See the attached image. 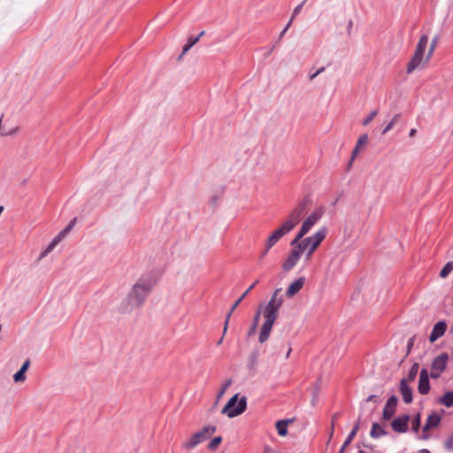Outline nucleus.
<instances>
[{"instance_id":"f257e3e1","label":"nucleus","mask_w":453,"mask_h":453,"mask_svg":"<svg viewBox=\"0 0 453 453\" xmlns=\"http://www.w3.org/2000/svg\"><path fill=\"white\" fill-rule=\"evenodd\" d=\"M280 292L281 288L276 289L268 303L261 304L254 316L252 326L248 333L249 336L256 332L261 313H263L265 319L259 334L258 340L260 343H264L268 340L273 326L278 317V311L283 303V296Z\"/></svg>"},{"instance_id":"f03ea898","label":"nucleus","mask_w":453,"mask_h":453,"mask_svg":"<svg viewBox=\"0 0 453 453\" xmlns=\"http://www.w3.org/2000/svg\"><path fill=\"white\" fill-rule=\"evenodd\" d=\"M309 198H303L288 215L284 222L279 226L265 241V248L262 253L264 257L267 252L287 234L291 232L300 222V219L310 204Z\"/></svg>"},{"instance_id":"7ed1b4c3","label":"nucleus","mask_w":453,"mask_h":453,"mask_svg":"<svg viewBox=\"0 0 453 453\" xmlns=\"http://www.w3.org/2000/svg\"><path fill=\"white\" fill-rule=\"evenodd\" d=\"M438 41L439 35H435L431 42L427 53L426 54L425 51L428 44V35H422L420 36L418 42L416 46L414 54L410 62L408 63V73H412L418 67L425 66L429 62L437 46Z\"/></svg>"},{"instance_id":"20e7f679","label":"nucleus","mask_w":453,"mask_h":453,"mask_svg":"<svg viewBox=\"0 0 453 453\" xmlns=\"http://www.w3.org/2000/svg\"><path fill=\"white\" fill-rule=\"evenodd\" d=\"M150 291V285H130V288L127 291V296L121 303L122 311L128 312L134 308H139Z\"/></svg>"},{"instance_id":"39448f33","label":"nucleus","mask_w":453,"mask_h":453,"mask_svg":"<svg viewBox=\"0 0 453 453\" xmlns=\"http://www.w3.org/2000/svg\"><path fill=\"white\" fill-rule=\"evenodd\" d=\"M327 234V228L323 226L319 228L314 234L310 237L304 238L303 240L297 241L296 244L301 247L303 254H305L306 260H310L314 251L320 245L323 240L326 238ZM291 244H296L294 240Z\"/></svg>"},{"instance_id":"423d86ee","label":"nucleus","mask_w":453,"mask_h":453,"mask_svg":"<svg viewBox=\"0 0 453 453\" xmlns=\"http://www.w3.org/2000/svg\"><path fill=\"white\" fill-rule=\"evenodd\" d=\"M238 394L232 396L226 404L223 407L221 413L226 415L228 418H234L241 415L246 411L247 398L242 396L238 402Z\"/></svg>"},{"instance_id":"0eeeda50","label":"nucleus","mask_w":453,"mask_h":453,"mask_svg":"<svg viewBox=\"0 0 453 453\" xmlns=\"http://www.w3.org/2000/svg\"><path fill=\"white\" fill-rule=\"evenodd\" d=\"M326 212V208L323 205L317 207L310 216H308L305 220L303 222L302 226L296 237L294 238V242H297V241L301 240L311 229V227L322 218V216Z\"/></svg>"},{"instance_id":"6e6552de","label":"nucleus","mask_w":453,"mask_h":453,"mask_svg":"<svg viewBox=\"0 0 453 453\" xmlns=\"http://www.w3.org/2000/svg\"><path fill=\"white\" fill-rule=\"evenodd\" d=\"M76 224V219H73L70 221L67 226H65L59 234L51 241L49 246L42 252L39 257V260L45 257L50 252H51L54 248L66 236V234L72 230V228Z\"/></svg>"},{"instance_id":"1a4fd4ad","label":"nucleus","mask_w":453,"mask_h":453,"mask_svg":"<svg viewBox=\"0 0 453 453\" xmlns=\"http://www.w3.org/2000/svg\"><path fill=\"white\" fill-rule=\"evenodd\" d=\"M291 245L293 246V249L282 264V270L284 272H289L291 269H293L300 260L301 256L303 254L301 247H299L296 243Z\"/></svg>"},{"instance_id":"9d476101","label":"nucleus","mask_w":453,"mask_h":453,"mask_svg":"<svg viewBox=\"0 0 453 453\" xmlns=\"http://www.w3.org/2000/svg\"><path fill=\"white\" fill-rule=\"evenodd\" d=\"M449 356L447 353H441L437 356L432 362L431 377L438 379L447 367Z\"/></svg>"},{"instance_id":"9b49d317","label":"nucleus","mask_w":453,"mask_h":453,"mask_svg":"<svg viewBox=\"0 0 453 453\" xmlns=\"http://www.w3.org/2000/svg\"><path fill=\"white\" fill-rule=\"evenodd\" d=\"M397 403L398 398L395 395H391L388 398L383 408L382 419L389 420L393 418L396 411Z\"/></svg>"},{"instance_id":"f8f14e48","label":"nucleus","mask_w":453,"mask_h":453,"mask_svg":"<svg viewBox=\"0 0 453 453\" xmlns=\"http://www.w3.org/2000/svg\"><path fill=\"white\" fill-rule=\"evenodd\" d=\"M409 415L397 417L391 423L392 429L396 433H405L408 430Z\"/></svg>"},{"instance_id":"ddd939ff","label":"nucleus","mask_w":453,"mask_h":453,"mask_svg":"<svg viewBox=\"0 0 453 453\" xmlns=\"http://www.w3.org/2000/svg\"><path fill=\"white\" fill-rule=\"evenodd\" d=\"M418 390L421 395H426L430 390L429 374L426 369H422L420 372Z\"/></svg>"},{"instance_id":"4468645a","label":"nucleus","mask_w":453,"mask_h":453,"mask_svg":"<svg viewBox=\"0 0 453 453\" xmlns=\"http://www.w3.org/2000/svg\"><path fill=\"white\" fill-rule=\"evenodd\" d=\"M447 329V325L444 321H439L437 322L432 330V333L429 337V341L431 342H434L437 339L441 337Z\"/></svg>"},{"instance_id":"2eb2a0df","label":"nucleus","mask_w":453,"mask_h":453,"mask_svg":"<svg viewBox=\"0 0 453 453\" xmlns=\"http://www.w3.org/2000/svg\"><path fill=\"white\" fill-rule=\"evenodd\" d=\"M216 432V426L213 425H206L201 430L195 433L199 442L208 440Z\"/></svg>"},{"instance_id":"dca6fc26","label":"nucleus","mask_w":453,"mask_h":453,"mask_svg":"<svg viewBox=\"0 0 453 453\" xmlns=\"http://www.w3.org/2000/svg\"><path fill=\"white\" fill-rule=\"evenodd\" d=\"M399 391L405 403L409 404L412 402V390L409 387V382H407V380L405 381L401 380L399 384Z\"/></svg>"},{"instance_id":"f3484780","label":"nucleus","mask_w":453,"mask_h":453,"mask_svg":"<svg viewBox=\"0 0 453 453\" xmlns=\"http://www.w3.org/2000/svg\"><path fill=\"white\" fill-rule=\"evenodd\" d=\"M360 424H361V418L359 417L357 418V420L355 422L352 430L350 431V433L349 434V435L345 439V441L343 442V445L342 446L339 453H344L346 448L351 443V441H353V439L357 435V433L358 432V430L360 428Z\"/></svg>"},{"instance_id":"a211bd4d","label":"nucleus","mask_w":453,"mask_h":453,"mask_svg":"<svg viewBox=\"0 0 453 453\" xmlns=\"http://www.w3.org/2000/svg\"><path fill=\"white\" fill-rule=\"evenodd\" d=\"M441 417L436 412L430 414L426 419V422L423 427V431L426 432L429 429L434 428L439 426Z\"/></svg>"},{"instance_id":"6ab92c4d","label":"nucleus","mask_w":453,"mask_h":453,"mask_svg":"<svg viewBox=\"0 0 453 453\" xmlns=\"http://www.w3.org/2000/svg\"><path fill=\"white\" fill-rule=\"evenodd\" d=\"M254 285H252L249 289H247L235 302L232 305L229 312L227 313L226 315V321H225V326H224V330H223V334H226V330H227V326H228V322H229V319H230V317L232 315V313L234 312V311L237 308V306L241 303V302L244 299V297L247 296V294L249 293V291L252 288Z\"/></svg>"},{"instance_id":"aec40b11","label":"nucleus","mask_w":453,"mask_h":453,"mask_svg":"<svg viewBox=\"0 0 453 453\" xmlns=\"http://www.w3.org/2000/svg\"><path fill=\"white\" fill-rule=\"evenodd\" d=\"M293 421H294L293 418L280 419V420L277 421L276 422V429H277L279 435H280V436L287 435L288 426V424L293 423Z\"/></svg>"},{"instance_id":"412c9836","label":"nucleus","mask_w":453,"mask_h":453,"mask_svg":"<svg viewBox=\"0 0 453 453\" xmlns=\"http://www.w3.org/2000/svg\"><path fill=\"white\" fill-rule=\"evenodd\" d=\"M198 444H200L199 440L197 439L196 434H193L190 437L182 441L181 448L187 451H189Z\"/></svg>"},{"instance_id":"4be33fe9","label":"nucleus","mask_w":453,"mask_h":453,"mask_svg":"<svg viewBox=\"0 0 453 453\" xmlns=\"http://www.w3.org/2000/svg\"><path fill=\"white\" fill-rule=\"evenodd\" d=\"M368 143V135L367 134H362L355 146V149L352 152L351 160H354L355 157L357 155V153L363 150L366 144Z\"/></svg>"},{"instance_id":"5701e85b","label":"nucleus","mask_w":453,"mask_h":453,"mask_svg":"<svg viewBox=\"0 0 453 453\" xmlns=\"http://www.w3.org/2000/svg\"><path fill=\"white\" fill-rule=\"evenodd\" d=\"M387 434V431L384 430L379 423H373L370 432L372 438H380Z\"/></svg>"},{"instance_id":"b1692460","label":"nucleus","mask_w":453,"mask_h":453,"mask_svg":"<svg viewBox=\"0 0 453 453\" xmlns=\"http://www.w3.org/2000/svg\"><path fill=\"white\" fill-rule=\"evenodd\" d=\"M440 403L449 408L453 406V391L446 392L439 400Z\"/></svg>"},{"instance_id":"393cba45","label":"nucleus","mask_w":453,"mask_h":453,"mask_svg":"<svg viewBox=\"0 0 453 453\" xmlns=\"http://www.w3.org/2000/svg\"><path fill=\"white\" fill-rule=\"evenodd\" d=\"M418 368H419V365L418 363H414L411 365V368L409 372L408 377L402 379V380H405V381L407 380V382H409V383L412 382L415 380V378L418 372Z\"/></svg>"},{"instance_id":"a878e982","label":"nucleus","mask_w":453,"mask_h":453,"mask_svg":"<svg viewBox=\"0 0 453 453\" xmlns=\"http://www.w3.org/2000/svg\"><path fill=\"white\" fill-rule=\"evenodd\" d=\"M453 271V262H448L440 272L441 278H446Z\"/></svg>"},{"instance_id":"bb28decb","label":"nucleus","mask_w":453,"mask_h":453,"mask_svg":"<svg viewBox=\"0 0 453 453\" xmlns=\"http://www.w3.org/2000/svg\"><path fill=\"white\" fill-rule=\"evenodd\" d=\"M302 287L303 285H289L286 293L287 296L292 297L301 290Z\"/></svg>"},{"instance_id":"cd10ccee","label":"nucleus","mask_w":453,"mask_h":453,"mask_svg":"<svg viewBox=\"0 0 453 453\" xmlns=\"http://www.w3.org/2000/svg\"><path fill=\"white\" fill-rule=\"evenodd\" d=\"M198 41L199 37L189 38L188 43L183 47L181 56L187 53Z\"/></svg>"},{"instance_id":"c85d7f7f","label":"nucleus","mask_w":453,"mask_h":453,"mask_svg":"<svg viewBox=\"0 0 453 453\" xmlns=\"http://www.w3.org/2000/svg\"><path fill=\"white\" fill-rule=\"evenodd\" d=\"M222 441V437L221 436H217L215 438H213L208 444V449L210 450H215L217 449V447L221 443Z\"/></svg>"},{"instance_id":"c756f323","label":"nucleus","mask_w":453,"mask_h":453,"mask_svg":"<svg viewBox=\"0 0 453 453\" xmlns=\"http://www.w3.org/2000/svg\"><path fill=\"white\" fill-rule=\"evenodd\" d=\"M377 115H378V110H374V111H371L369 113V115L363 119L362 125L365 127L368 126Z\"/></svg>"},{"instance_id":"7c9ffc66","label":"nucleus","mask_w":453,"mask_h":453,"mask_svg":"<svg viewBox=\"0 0 453 453\" xmlns=\"http://www.w3.org/2000/svg\"><path fill=\"white\" fill-rule=\"evenodd\" d=\"M232 384V380H227L225 384L223 385L222 388L219 391L217 395V402L219 401V399L222 397V395L225 394L226 390L228 388V387Z\"/></svg>"},{"instance_id":"2f4dec72","label":"nucleus","mask_w":453,"mask_h":453,"mask_svg":"<svg viewBox=\"0 0 453 453\" xmlns=\"http://www.w3.org/2000/svg\"><path fill=\"white\" fill-rule=\"evenodd\" d=\"M398 117H399V115L394 116L392 120L382 130V134H386L388 131H390L393 128V127L395 126V124L397 121Z\"/></svg>"},{"instance_id":"473e14b6","label":"nucleus","mask_w":453,"mask_h":453,"mask_svg":"<svg viewBox=\"0 0 453 453\" xmlns=\"http://www.w3.org/2000/svg\"><path fill=\"white\" fill-rule=\"evenodd\" d=\"M15 382H23L26 380V375L23 371L19 370L13 376Z\"/></svg>"},{"instance_id":"72a5a7b5","label":"nucleus","mask_w":453,"mask_h":453,"mask_svg":"<svg viewBox=\"0 0 453 453\" xmlns=\"http://www.w3.org/2000/svg\"><path fill=\"white\" fill-rule=\"evenodd\" d=\"M420 426V414L418 413L412 420V430L418 432Z\"/></svg>"},{"instance_id":"f704fd0d","label":"nucleus","mask_w":453,"mask_h":453,"mask_svg":"<svg viewBox=\"0 0 453 453\" xmlns=\"http://www.w3.org/2000/svg\"><path fill=\"white\" fill-rule=\"evenodd\" d=\"M338 416V413H334L332 417L331 426H330V433H329V439H331L334 435V425H335V419Z\"/></svg>"},{"instance_id":"c9c22d12","label":"nucleus","mask_w":453,"mask_h":453,"mask_svg":"<svg viewBox=\"0 0 453 453\" xmlns=\"http://www.w3.org/2000/svg\"><path fill=\"white\" fill-rule=\"evenodd\" d=\"M306 0H303L301 4H299L295 9H294V12H293V14H292V17L293 19H295L298 14L299 12H301L303 6L304 5Z\"/></svg>"},{"instance_id":"e433bc0d","label":"nucleus","mask_w":453,"mask_h":453,"mask_svg":"<svg viewBox=\"0 0 453 453\" xmlns=\"http://www.w3.org/2000/svg\"><path fill=\"white\" fill-rule=\"evenodd\" d=\"M16 129L6 131L2 128V118L0 119V136L11 135L14 134Z\"/></svg>"},{"instance_id":"4c0bfd02","label":"nucleus","mask_w":453,"mask_h":453,"mask_svg":"<svg viewBox=\"0 0 453 453\" xmlns=\"http://www.w3.org/2000/svg\"><path fill=\"white\" fill-rule=\"evenodd\" d=\"M445 448L448 450H452L453 449V435L449 440L446 441Z\"/></svg>"},{"instance_id":"58836bf2","label":"nucleus","mask_w":453,"mask_h":453,"mask_svg":"<svg viewBox=\"0 0 453 453\" xmlns=\"http://www.w3.org/2000/svg\"><path fill=\"white\" fill-rule=\"evenodd\" d=\"M30 365V360L29 359H27L24 364L22 365V366L20 367V371H23L24 372H27V370L28 369Z\"/></svg>"},{"instance_id":"ea45409f","label":"nucleus","mask_w":453,"mask_h":453,"mask_svg":"<svg viewBox=\"0 0 453 453\" xmlns=\"http://www.w3.org/2000/svg\"><path fill=\"white\" fill-rule=\"evenodd\" d=\"M414 341H415V337H411V339H409L408 341V345H407V349H408V352L411 350V349L413 347L414 345Z\"/></svg>"},{"instance_id":"a19ab883","label":"nucleus","mask_w":453,"mask_h":453,"mask_svg":"<svg viewBox=\"0 0 453 453\" xmlns=\"http://www.w3.org/2000/svg\"><path fill=\"white\" fill-rule=\"evenodd\" d=\"M352 27H353V21H352V19H349V22H348V26H347V33L349 35L351 34Z\"/></svg>"},{"instance_id":"79ce46f5","label":"nucleus","mask_w":453,"mask_h":453,"mask_svg":"<svg viewBox=\"0 0 453 453\" xmlns=\"http://www.w3.org/2000/svg\"><path fill=\"white\" fill-rule=\"evenodd\" d=\"M319 74L317 73V72H314V73H309V80L310 81H313Z\"/></svg>"},{"instance_id":"37998d69","label":"nucleus","mask_w":453,"mask_h":453,"mask_svg":"<svg viewBox=\"0 0 453 453\" xmlns=\"http://www.w3.org/2000/svg\"><path fill=\"white\" fill-rule=\"evenodd\" d=\"M318 392H319V386H317V388L315 389L313 399H312V404L315 403V401H316V398H317V395H318Z\"/></svg>"},{"instance_id":"c03bdc74","label":"nucleus","mask_w":453,"mask_h":453,"mask_svg":"<svg viewBox=\"0 0 453 453\" xmlns=\"http://www.w3.org/2000/svg\"><path fill=\"white\" fill-rule=\"evenodd\" d=\"M416 134H417V130L415 128H412L410 130L409 136L414 137Z\"/></svg>"},{"instance_id":"a18cd8bd","label":"nucleus","mask_w":453,"mask_h":453,"mask_svg":"<svg viewBox=\"0 0 453 453\" xmlns=\"http://www.w3.org/2000/svg\"><path fill=\"white\" fill-rule=\"evenodd\" d=\"M293 20H294V19L291 18L290 20L286 25V27H284V29H286L288 31V29L291 27Z\"/></svg>"},{"instance_id":"49530a36","label":"nucleus","mask_w":453,"mask_h":453,"mask_svg":"<svg viewBox=\"0 0 453 453\" xmlns=\"http://www.w3.org/2000/svg\"><path fill=\"white\" fill-rule=\"evenodd\" d=\"M376 398V395H371L367 397L366 399V402H372V401H374Z\"/></svg>"},{"instance_id":"de8ad7c7","label":"nucleus","mask_w":453,"mask_h":453,"mask_svg":"<svg viewBox=\"0 0 453 453\" xmlns=\"http://www.w3.org/2000/svg\"><path fill=\"white\" fill-rule=\"evenodd\" d=\"M304 278L301 277L299 278L298 280H296V281H294L293 283H304Z\"/></svg>"},{"instance_id":"09e8293b","label":"nucleus","mask_w":453,"mask_h":453,"mask_svg":"<svg viewBox=\"0 0 453 453\" xmlns=\"http://www.w3.org/2000/svg\"><path fill=\"white\" fill-rule=\"evenodd\" d=\"M325 71V67H320L319 69H318L316 72L319 75L320 73H322L323 72Z\"/></svg>"},{"instance_id":"8fccbe9b","label":"nucleus","mask_w":453,"mask_h":453,"mask_svg":"<svg viewBox=\"0 0 453 453\" xmlns=\"http://www.w3.org/2000/svg\"><path fill=\"white\" fill-rule=\"evenodd\" d=\"M418 453H430V451L427 449H421Z\"/></svg>"},{"instance_id":"3c124183","label":"nucleus","mask_w":453,"mask_h":453,"mask_svg":"<svg viewBox=\"0 0 453 453\" xmlns=\"http://www.w3.org/2000/svg\"><path fill=\"white\" fill-rule=\"evenodd\" d=\"M286 32H287V30L283 29L282 32L280 33V37L281 38L285 35Z\"/></svg>"},{"instance_id":"603ef678","label":"nucleus","mask_w":453,"mask_h":453,"mask_svg":"<svg viewBox=\"0 0 453 453\" xmlns=\"http://www.w3.org/2000/svg\"><path fill=\"white\" fill-rule=\"evenodd\" d=\"M203 35H204V31H202V32L199 34V35H198L197 37H199V38H200V37H201V36H203Z\"/></svg>"},{"instance_id":"864d4df0","label":"nucleus","mask_w":453,"mask_h":453,"mask_svg":"<svg viewBox=\"0 0 453 453\" xmlns=\"http://www.w3.org/2000/svg\"><path fill=\"white\" fill-rule=\"evenodd\" d=\"M3 211H4V206L0 205V215L2 214Z\"/></svg>"},{"instance_id":"5fc2aeb1","label":"nucleus","mask_w":453,"mask_h":453,"mask_svg":"<svg viewBox=\"0 0 453 453\" xmlns=\"http://www.w3.org/2000/svg\"><path fill=\"white\" fill-rule=\"evenodd\" d=\"M290 352H291V349H289L288 351L287 352V357L289 356Z\"/></svg>"},{"instance_id":"6e6d98bb","label":"nucleus","mask_w":453,"mask_h":453,"mask_svg":"<svg viewBox=\"0 0 453 453\" xmlns=\"http://www.w3.org/2000/svg\"><path fill=\"white\" fill-rule=\"evenodd\" d=\"M222 338L218 342V344H220L222 342Z\"/></svg>"}]
</instances>
